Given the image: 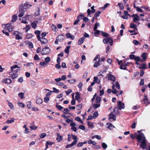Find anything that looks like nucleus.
Wrapping results in <instances>:
<instances>
[{
	"label": "nucleus",
	"instance_id": "1",
	"mask_svg": "<svg viewBox=\"0 0 150 150\" xmlns=\"http://www.w3.org/2000/svg\"><path fill=\"white\" fill-rule=\"evenodd\" d=\"M137 138L138 139V142L141 143L140 147H142L143 149H147L146 145V140L143 133H139L137 135Z\"/></svg>",
	"mask_w": 150,
	"mask_h": 150
},
{
	"label": "nucleus",
	"instance_id": "2",
	"mask_svg": "<svg viewBox=\"0 0 150 150\" xmlns=\"http://www.w3.org/2000/svg\"><path fill=\"white\" fill-rule=\"evenodd\" d=\"M116 107H115L113 109V110L109 114V119L111 122L113 121L116 120V117L115 115H118L120 112L117 110H116Z\"/></svg>",
	"mask_w": 150,
	"mask_h": 150
},
{
	"label": "nucleus",
	"instance_id": "3",
	"mask_svg": "<svg viewBox=\"0 0 150 150\" xmlns=\"http://www.w3.org/2000/svg\"><path fill=\"white\" fill-rule=\"evenodd\" d=\"M20 67L17 65H15L13 66H11V75H16L17 74V73L19 72L20 70Z\"/></svg>",
	"mask_w": 150,
	"mask_h": 150
},
{
	"label": "nucleus",
	"instance_id": "4",
	"mask_svg": "<svg viewBox=\"0 0 150 150\" xmlns=\"http://www.w3.org/2000/svg\"><path fill=\"white\" fill-rule=\"evenodd\" d=\"M93 61L96 62L94 64L93 66L94 67H97L98 66L100 65V57L99 55H97L96 56L94 59Z\"/></svg>",
	"mask_w": 150,
	"mask_h": 150
},
{
	"label": "nucleus",
	"instance_id": "5",
	"mask_svg": "<svg viewBox=\"0 0 150 150\" xmlns=\"http://www.w3.org/2000/svg\"><path fill=\"white\" fill-rule=\"evenodd\" d=\"M2 27L5 29L7 30L9 32L12 31L14 28L13 26H11V23L3 25Z\"/></svg>",
	"mask_w": 150,
	"mask_h": 150
},
{
	"label": "nucleus",
	"instance_id": "6",
	"mask_svg": "<svg viewBox=\"0 0 150 150\" xmlns=\"http://www.w3.org/2000/svg\"><path fill=\"white\" fill-rule=\"evenodd\" d=\"M103 42L104 44L110 43L111 46L113 45V40L110 37L105 38L103 40Z\"/></svg>",
	"mask_w": 150,
	"mask_h": 150
},
{
	"label": "nucleus",
	"instance_id": "7",
	"mask_svg": "<svg viewBox=\"0 0 150 150\" xmlns=\"http://www.w3.org/2000/svg\"><path fill=\"white\" fill-rule=\"evenodd\" d=\"M50 52V50L47 47H46L43 48L41 51V53L42 55L49 54Z\"/></svg>",
	"mask_w": 150,
	"mask_h": 150
},
{
	"label": "nucleus",
	"instance_id": "8",
	"mask_svg": "<svg viewBox=\"0 0 150 150\" xmlns=\"http://www.w3.org/2000/svg\"><path fill=\"white\" fill-rule=\"evenodd\" d=\"M125 108V104L123 103H122L121 101H119L117 102V109L121 110L124 109Z\"/></svg>",
	"mask_w": 150,
	"mask_h": 150
},
{
	"label": "nucleus",
	"instance_id": "9",
	"mask_svg": "<svg viewBox=\"0 0 150 150\" xmlns=\"http://www.w3.org/2000/svg\"><path fill=\"white\" fill-rule=\"evenodd\" d=\"M13 35L16 37V39L19 40L22 39V34L18 31H15L14 32Z\"/></svg>",
	"mask_w": 150,
	"mask_h": 150
},
{
	"label": "nucleus",
	"instance_id": "10",
	"mask_svg": "<svg viewBox=\"0 0 150 150\" xmlns=\"http://www.w3.org/2000/svg\"><path fill=\"white\" fill-rule=\"evenodd\" d=\"M131 17H133V21L134 22H136L137 21L140 20L139 18V16L138 15L136 14H134L131 16ZM140 20H143V18H141Z\"/></svg>",
	"mask_w": 150,
	"mask_h": 150
},
{
	"label": "nucleus",
	"instance_id": "11",
	"mask_svg": "<svg viewBox=\"0 0 150 150\" xmlns=\"http://www.w3.org/2000/svg\"><path fill=\"white\" fill-rule=\"evenodd\" d=\"M65 38V36L63 35H59L56 37V40H58V41L62 42L63 40Z\"/></svg>",
	"mask_w": 150,
	"mask_h": 150
},
{
	"label": "nucleus",
	"instance_id": "12",
	"mask_svg": "<svg viewBox=\"0 0 150 150\" xmlns=\"http://www.w3.org/2000/svg\"><path fill=\"white\" fill-rule=\"evenodd\" d=\"M32 6V5L29 4L28 3H25L22 5V7L24 9L29 8Z\"/></svg>",
	"mask_w": 150,
	"mask_h": 150
},
{
	"label": "nucleus",
	"instance_id": "13",
	"mask_svg": "<svg viewBox=\"0 0 150 150\" xmlns=\"http://www.w3.org/2000/svg\"><path fill=\"white\" fill-rule=\"evenodd\" d=\"M70 125L71 127V130L75 132H76L77 130L76 128V124L74 122H72L70 124Z\"/></svg>",
	"mask_w": 150,
	"mask_h": 150
},
{
	"label": "nucleus",
	"instance_id": "14",
	"mask_svg": "<svg viewBox=\"0 0 150 150\" xmlns=\"http://www.w3.org/2000/svg\"><path fill=\"white\" fill-rule=\"evenodd\" d=\"M106 128L110 130H111L112 129V127L115 128V127L111 123H108L106 124Z\"/></svg>",
	"mask_w": 150,
	"mask_h": 150
},
{
	"label": "nucleus",
	"instance_id": "15",
	"mask_svg": "<svg viewBox=\"0 0 150 150\" xmlns=\"http://www.w3.org/2000/svg\"><path fill=\"white\" fill-rule=\"evenodd\" d=\"M66 37L68 38H70L71 39L73 40L74 38V36L71 35L69 33H67L66 34Z\"/></svg>",
	"mask_w": 150,
	"mask_h": 150
},
{
	"label": "nucleus",
	"instance_id": "16",
	"mask_svg": "<svg viewBox=\"0 0 150 150\" xmlns=\"http://www.w3.org/2000/svg\"><path fill=\"white\" fill-rule=\"evenodd\" d=\"M19 12H20L18 15V16L19 17H22L24 14L25 11L23 9L21 8L19 10Z\"/></svg>",
	"mask_w": 150,
	"mask_h": 150
},
{
	"label": "nucleus",
	"instance_id": "17",
	"mask_svg": "<svg viewBox=\"0 0 150 150\" xmlns=\"http://www.w3.org/2000/svg\"><path fill=\"white\" fill-rule=\"evenodd\" d=\"M37 104L38 105L41 104L42 102V100L40 98H37L36 101Z\"/></svg>",
	"mask_w": 150,
	"mask_h": 150
},
{
	"label": "nucleus",
	"instance_id": "18",
	"mask_svg": "<svg viewBox=\"0 0 150 150\" xmlns=\"http://www.w3.org/2000/svg\"><path fill=\"white\" fill-rule=\"evenodd\" d=\"M108 80H111L113 82H114L115 80V78L114 76H108Z\"/></svg>",
	"mask_w": 150,
	"mask_h": 150
},
{
	"label": "nucleus",
	"instance_id": "19",
	"mask_svg": "<svg viewBox=\"0 0 150 150\" xmlns=\"http://www.w3.org/2000/svg\"><path fill=\"white\" fill-rule=\"evenodd\" d=\"M42 44H45L46 43L47 40V39L44 38H41V39L40 40Z\"/></svg>",
	"mask_w": 150,
	"mask_h": 150
},
{
	"label": "nucleus",
	"instance_id": "20",
	"mask_svg": "<svg viewBox=\"0 0 150 150\" xmlns=\"http://www.w3.org/2000/svg\"><path fill=\"white\" fill-rule=\"evenodd\" d=\"M3 83H11V80L10 79H4L2 81Z\"/></svg>",
	"mask_w": 150,
	"mask_h": 150
},
{
	"label": "nucleus",
	"instance_id": "21",
	"mask_svg": "<svg viewBox=\"0 0 150 150\" xmlns=\"http://www.w3.org/2000/svg\"><path fill=\"white\" fill-rule=\"evenodd\" d=\"M28 19L27 18V16H26L23 17L22 18V21L21 22L22 23H24L25 24H26L28 23V22L26 21Z\"/></svg>",
	"mask_w": 150,
	"mask_h": 150
},
{
	"label": "nucleus",
	"instance_id": "22",
	"mask_svg": "<svg viewBox=\"0 0 150 150\" xmlns=\"http://www.w3.org/2000/svg\"><path fill=\"white\" fill-rule=\"evenodd\" d=\"M85 39V37H82L80 38L78 41V44L79 45H81L84 41V40Z\"/></svg>",
	"mask_w": 150,
	"mask_h": 150
},
{
	"label": "nucleus",
	"instance_id": "23",
	"mask_svg": "<svg viewBox=\"0 0 150 150\" xmlns=\"http://www.w3.org/2000/svg\"><path fill=\"white\" fill-rule=\"evenodd\" d=\"M57 137L56 139L58 142H59L62 140V137L59 134H57Z\"/></svg>",
	"mask_w": 150,
	"mask_h": 150
},
{
	"label": "nucleus",
	"instance_id": "24",
	"mask_svg": "<svg viewBox=\"0 0 150 150\" xmlns=\"http://www.w3.org/2000/svg\"><path fill=\"white\" fill-rule=\"evenodd\" d=\"M17 19V16L16 15H14L12 16L11 21L13 22H15Z\"/></svg>",
	"mask_w": 150,
	"mask_h": 150
},
{
	"label": "nucleus",
	"instance_id": "25",
	"mask_svg": "<svg viewBox=\"0 0 150 150\" xmlns=\"http://www.w3.org/2000/svg\"><path fill=\"white\" fill-rule=\"evenodd\" d=\"M100 104L97 103L93 104L92 105V107L95 109H96L98 108H99L100 106Z\"/></svg>",
	"mask_w": 150,
	"mask_h": 150
},
{
	"label": "nucleus",
	"instance_id": "26",
	"mask_svg": "<svg viewBox=\"0 0 150 150\" xmlns=\"http://www.w3.org/2000/svg\"><path fill=\"white\" fill-rule=\"evenodd\" d=\"M104 70H101L100 72V75H101L103 74H105V73L106 72V71L108 69V67H104Z\"/></svg>",
	"mask_w": 150,
	"mask_h": 150
},
{
	"label": "nucleus",
	"instance_id": "27",
	"mask_svg": "<svg viewBox=\"0 0 150 150\" xmlns=\"http://www.w3.org/2000/svg\"><path fill=\"white\" fill-rule=\"evenodd\" d=\"M75 142H73L71 144L67 145L66 148H70L73 146L76 145V143Z\"/></svg>",
	"mask_w": 150,
	"mask_h": 150
},
{
	"label": "nucleus",
	"instance_id": "28",
	"mask_svg": "<svg viewBox=\"0 0 150 150\" xmlns=\"http://www.w3.org/2000/svg\"><path fill=\"white\" fill-rule=\"evenodd\" d=\"M47 62H45V61H43L40 62V65L41 66V67H44L46 66H47Z\"/></svg>",
	"mask_w": 150,
	"mask_h": 150
},
{
	"label": "nucleus",
	"instance_id": "29",
	"mask_svg": "<svg viewBox=\"0 0 150 150\" xmlns=\"http://www.w3.org/2000/svg\"><path fill=\"white\" fill-rule=\"evenodd\" d=\"M89 144H92L93 145H95L96 144V143L94 141H93L91 139L89 140L88 142Z\"/></svg>",
	"mask_w": 150,
	"mask_h": 150
},
{
	"label": "nucleus",
	"instance_id": "30",
	"mask_svg": "<svg viewBox=\"0 0 150 150\" xmlns=\"http://www.w3.org/2000/svg\"><path fill=\"white\" fill-rule=\"evenodd\" d=\"M80 98V96L79 94L78 93H76V95L75 96L76 99L79 101V100Z\"/></svg>",
	"mask_w": 150,
	"mask_h": 150
},
{
	"label": "nucleus",
	"instance_id": "31",
	"mask_svg": "<svg viewBox=\"0 0 150 150\" xmlns=\"http://www.w3.org/2000/svg\"><path fill=\"white\" fill-rule=\"evenodd\" d=\"M7 101L8 102V105L10 108L11 109H13L14 108V106L12 103L9 101L8 100H7Z\"/></svg>",
	"mask_w": 150,
	"mask_h": 150
},
{
	"label": "nucleus",
	"instance_id": "32",
	"mask_svg": "<svg viewBox=\"0 0 150 150\" xmlns=\"http://www.w3.org/2000/svg\"><path fill=\"white\" fill-rule=\"evenodd\" d=\"M101 100V98L98 96H97L96 99V102L97 103H99Z\"/></svg>",
	"mask_w": 150,
	"mask_h": 150
},
{
	"label": "nucleus",
	"instance_id": "33",
	"mask_svg": "<svg viewBox=\"0 0 150 150\" xmlns=\"http://www.w3.org/2000/svg\"><path fill=\"white\" fill-rule=\"evenodd\" d=\"M52 30L54 31H56L57 28L55 25L52 24L51 27Z\"/></svg>",
	"mask_w": 150,
	"mask_h": 150
},
{
	"label": "nucleus",
	"instance_id": "34",
	"mask_svg": "<svg viewBox=\"0 0 150 150\" xmlns=\"http://www.w3.org/2000/svg\"><path fill=\"white\" fill-rule=\"evenodd\" d=\"M71 136L72 137V139L74 140L73 142H75L76 143V144L77 143V137L74 135L72 134Z\"/></svg>",
	"mask_w": 150,
	"mask_h": 150
},
{
	"label": "nucleus",
	"instance_id": "35",
	"mask_svg": "<svg viewBox=\"0 0 150 150\" xmlns=\"http://www.w3.org/2000/svg\"><path fill=\"white\" fill-rule=\"evenodd\" d=\"M24 94L22 92L18 94V96L21 99H23L24 98Z\"/></svg>",
	"mask_w": 150,
	"mask_h": 150
},
{
	"label": "nucleus",
	"instance_id": "36",
	"mask_svg": "<svg viewBox=\"0 0 150 150\" xmlns=\"http://www.w3.org/2000/svg\"><path fill=\"white\" fill-rule=\"evenodd\" d=\"M27 106L28 108L30 109L32 107L31 103L30 101H28L27 103Z\"/></svg>",
	"mask_w": 150,
	"mask_h": 150
},
{
	"label": "nucleus",
	"instance_id": "37",
	"mask_svg": "<svg viewBox=\"0 0 150 150\" xmlns=\"http://www.w3.org/2000/svg\"><path fill=\"white\" fill-rule=\"evenodd\" d=\"M93 81L95 83H100V81L98 79V78L96 77L95 76L94 77V80Z\"/></svg>",
	"mask_w": 150,
	"mask_h": 150
},
{
	"label": "nucleus",
	"instance_id": "38",
	"mask_svg": "<svg viewBox=\"0 0 150 150\" xmlns=\"http://www.w3.org/2000/svg\"><path fill=\"white\" fill-rule=\"evenodd\" d=\"M30 128L31 130H35L38 129V127L35 125H31L30 126Z\"/></svg>",
	"mask_w": 150,
	"mask_h": 150
},
{
	"label": "nucleus",
	"instance_id": "39",
	"mask_svg": "<svg viewBox=\"0 0 150 150\" xmlns=\"http://www.w3.org/2000/svg\"><path fill=\"white\" fill-rule=\"evenodd\" d=\"M53 91H51V92H53L57 93H59V90L57 89L56 88L54 87H53Z\"/></svg>",
	"mask_w": 150,
	"mask_h": 150
},
{
	"label": "nucleus",
	"instance_id": "40",
	"mask_svg": "<svg viewBox=\"0 0 150 150\" xmlns=\"http://www.w3.org/2000/svg\"><path fill=\"white\" fill-rule=\"evenodd\" d=\"M30 26L29 25H26V27L23 28L24 29H25V32L27 33L30 30Z\"/></svg>",
	"mask_w": 150,
	"mask_h": 150
},
{
	"label": "nucleus",
	"instance_id": "41",
	"mask_svg": "<svg viewBox=\"0 0 150 150\" xmlns=\"http://www.w3.org/2000/svg\"><path fill=\"white\" fill-rule=\"evenodd\" d=\"M32 37L33 35L31 34H28L26 36V38L28 39H30Z\"/></svg>",
	"mask_w": 150,
	"mask_h": 150
},
{
	"label": "nucleus",
	"instance_id": "42",
	"mask_svg": "<svg viewBox=\"0 0 150 150\" xmlns=\"http://www.w3.org/2000/svg\"><path fill=\"white\" fill-rule=\"evenodd\" d=\"M100 25V24L99 23H96L94 27V30L96 31L97 29V27L98 26H99Z\"/></svg>",
	"mask_w": 150,
	"mask_h": 150
},
{
	"label": "nucleus",
	"instance_id": "43",
	"mask_svg": "<svg viewBox=\"0 0 150 150\" xmlns=\"http://www.w3.org/2000/svg\"><path fill=\"white\" fill-rule=\"evenodd\" d=\"M36 22V21H35L33 23L31 24L32 27L34 28H35L37 27V24Z\"/></svg>",
	"mask_w": 150,
	"mask_h": 150
},
{
	"label": "nucleus",
	"instance_id": "44",
	"mask_svg": "<svg viewBox=\"0 0 150 150\" xmlns=\"http://www.w3.org/2000/svg\"><path fill=\"white\" fill-rule=\"evenodd\" d=\"M18 106L22 108H24L25 106V105L21 102H18Z\"/></svg>",
	"mask_w": 150,
	"mask_h": 150
},
{
	"label": "nucleus",
	"instance_id": "45",
	"mask_svg": "<svg viewBox=\"0 0 150 150\" xmlns=\"http://www.w3.org/2000/svg\"><path fill=\"white\" fill-rule=\"evenodd\" d=\"M50 61V58L49 57H47L45 59V62L47 64Z\"/></svg>",
	"mask_w": 150,
	"mask_h": 150
},
{
	"label": "nucleus",
	"instance_id": "46",
	"mask_svg": "<svg viewBox=\"0 0 150 150\" xmlns=\"http://www.w3.org/2000/svg\"><path fill=\"white\" fill-rule=\"evenodd\" d=\"M98 115V112L96 111H95L94 112L93 115V118H94V119L96 118V117H97Z\"/></svg>",
	"mask_w": 150,
	"mask_h": 150
},
{
	"label": "nucleus",
	"instance_id": "47",
	"mask_svg": "<svg viewBox=\"0 0 150 150\" xmlns=\"http://www.w3.org/2000/svg\"><path fill=\"white\" fill-rule=\"evenodd\" d=\"M70 48V46H67L65 50L64 51L66 53H68L69 52V49Z\"/></svg>",
	"mask_w": 150,
	"mask_h": 150
},
{
	"label": "nucleus",
	"instance_id": "48",
	"mask_svg": "<svg viewBox=\"0 0 150 150\" xmlns=\"http://www.w3.org/2000/svg\"><path fill=\"white\" fill-rule=\"evenodd\" d=\"M142 59L145 60H146V53H144L142 55Z\"/></svg>",
	"mask_w": 150,
	"mask_h": 150
},
{
	"label": "nucleus",
	"instance_id": "49",
	"mask_svg": "<svg viewBox=\"0 0 150 150\" xmlns=\"http://www.w3.org/2000/svg\"><path fill=\"white\" fill-rule=\"evenodd\" d=\"M24 65L27 67L32 66H33V64L32 63H27L26 64H24Z\"/></svg>",
	"mask_w": 150,
	"mask_h": 150
},
{
	"label": "nucleus",
	"instance_id": "50",
	"mask_svg": "<svg viewBox=\"0 0 150 150\" xmlns=\"http://www.w3.org/2000/svg\"><path fill=\"white\" fill-rule=\"evenodd\" d=\"M82 107V105L81 104H80L77 105L76 106V109L78 110H80L81 109Z\"/></svg>",
	"mask_w": 150,
	"mask_h": 150
},
{
	"label": "nucleus",
	"instance_id": "51",
	"mask_svg": "<svg viewBox=\"0 0 150 150\" xmlns=\"http://www.w3.org/2000/svg\"><path fill=\"white\" fill-rule=\"evenodd\" d=\"M115 85L116 88L118 89H120V86L119 84V83L117 81L115 83Z\"/></svg>",
	"mask_w": 150,
	"mask_h": 150
},
{
	"label": "nucleus",
	"instance_id": "52",
	"mask_svg": "<svg viewBox=\"0 0 150 150\" xmlns=\"http://www.w3.org/2000/svg\"><path fill=\"white\" fill-rule=\"evenodd\" d=\"M102 146L104 149H106L107 147V145L105 143H102Z\"/></svg>",
	"mask_w": 150,
	"mask_h": 150
},
{
	"label": "nucleus",
	"instance_id": "53",
	"mask_svg": "<svg viewBox=\"0 0 150 150\" xmlns=\"http://www.w3.org/2000/svg\"><path fill=\"white\" fill-rule=\"evenodd\" d=\"M101 12L100 11H99L98 12H96L94 16V17H97L99 16V14H100Z\"/></svg>",
	"mask_w": 150,
	"mask_h": 150
},
{
	"label": "nucleus",
	"instance_id": "54",
	"mask_svg": "<svg viewBox=\"0 0 150 150\" xmlns=\"http://www.w3.org/2000/svg\"><path fill=\"white\" fill-rule=\"evenodd\" d=\"M133 43L134 45H137L139 44V42L138 40H134L133 41Z\"/></svg>",
	"mask_w": 150,
	"mask_h": 150
},
{
	"label": "nucleus",
	"instance_id": "55",
	"mask_svg": "<svg viewBox=\"0 0 150 150\" xmlns=\"http://www.w3.org/2000/svg\"><path fill=\"white\" fill-rule=\"evenodd\" d=\"M143 100L144 102V103L146 104L147 105L149 103V102L148 100V98H145L143 99Z\"/></svg>",
	"mask_w": 150,
	"mask_h": 150
},
{
	"label": "nucleus",
	"instance_id": "56",
	"mask_svg": "<svg viewBox=\"0 0 150 150\" xmlns=\"http://www.w3.org/2000/svg\"><path fill=\"white\" fill-rule=\"evenodd\" d=\"M88 125L89 128L93 127V125L91 122H88Z\"/></svg>",
	"mask_w": 150,
	"mask_h": 150
},
{
	"label": "nucleus",
	"instance_id": "57",
	"mask_svg": "<svg viewBox=\"0 0 150 150\" xmlns=\"http://www.w3.org/2000/svg\"><path fill=\"white\" fill-rule=\"evenodd\" d=\"M56 106L57 108L59 110H61L63 108V107H62V106L60 105H57V104H56Z\"/></svg>",
	"mask_w": 150,
	"mask_h": 150
},
{
	"label": "nucleus",
	"instance_id": "58",
	"mask_svg": "<svg viewBox=\"0 0 150 150\" xmlns=\"http://www.w3.org/2000/svg\"><path fill=\"white\" fill-rule=\"evenodd\" d=\"M136 8V9L137 10V11L140 12H142L143 11L140 8L138 7H135Z\"/></svg>",
	"mask_w": 150,
	"mask_h": 150
},
{
	"label": "nucleus",
	"instance_id": "59",
	"mask_svg": "<svg viewBox=\"0 0 150 150\" xmlns=\"http://www.w3.org/2000/svg\"><path fill=\"white\" fill-rule=\"evenodd\" d=\"M44 101L45 103H47L49 100V97L48 96L45 97L44 98Z\"/></svg>",
	"mask_w": 150,
	"mask_h": 150
},
{
	"label": "nucleus",
	"instance_id": "60",
	"mask_svg": "<svg viewBox=\"0 0 150 150\" xmlns=\"http://www.w3.org/2000/svg\"><path fill=\"white\" fill-rule=\"evenodd\" d=\"M84 16L83 15V14H80L79 16H77V18L79 19V20H80Z\"/></svg>",
	"mask_w": 150,
	"mask_h": 150
},
{
	"label": "nucleus",
	"instance_id": "61",
	"mask_svg": "<svg viewBox=\"0 0 150 150\" xmlns=\"http://www.w3.org/2000/svg\"><path fill=\"white\" fill-rule=\"evenodd\" d=\"M46 134L45 133H42L40 135V137L41 138H43L45 137Z\"/></svg>",
	"mask_w": 150,
	"mask_h": 150
},
{
	"label": "nucleus",
	"instance_id": "62",
	"mask_svg": "<svg viewBox=\"0 0 150 150\" xmlns=\"http://www.w3.org/2000/svg\"><path fill=\"white\" fill-rule=\"evenodd\" d=\"M110 5V4L108 3H106L105 5L104 6V7L103 8H101L102 9V8H103V10H104L105 9L107 8V7H108V6H109Z\"/></svg>",
	"mask_w": 150,
	"mask_h": 150
},
{
	"label": "nucleus",
	"instance_id": "63",
	"mask_svg": "<svg viewBox=\"0 0 150 150\" xmlns=\"http://www.w3.org/2000/svg\"><path fill=\"white\" fill-rule=\"evenodd\" d=\"M79 21V19L77 18V19L74 22V23L73 24L74 25L77 24Z\"/></svg>",
	"mask_w": 150,
	"mask_h": 150
},
{
	"label": "nucleus",
	"instance_id": "64",
	"mask_svg": "<svg viewBox=\"0 0 150 150\" xmlns=\"http://www.w3.org/2000/svg\"><path fill=\"white\" fill-rule=\"evenodd\" d=\"M146 64H142L141 65V68L144 69H146L147 67H146Z\"/></svg>",
	"mask_w": 150,
	"mask_h": 150
}]
</instances>
